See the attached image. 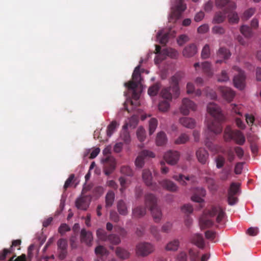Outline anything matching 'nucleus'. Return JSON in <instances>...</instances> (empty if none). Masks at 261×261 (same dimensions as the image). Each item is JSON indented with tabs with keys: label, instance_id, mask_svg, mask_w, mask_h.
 Wrapping results in <instances>:
<instances>
[{
	"label": "nucleus",
	"instance_id": "nucleus-1",
	"mask_svg": "<svg viewBox=\"0 0 261 261\" xmlns=\"http://www.w3.org/2000/svg\"><path fill=\"white\" fill-rule=\"evenodd\" d=\"M207 111L214 118L213 120L207 122L208 130L215 135L220 134L222 131L221 122L224 116L220 107L214 102H210L207 106Z\"/></svg>",
	"mask_w": 261,
	"mask_h": 261
},
{
	"label": "nucleus",
	"instance_id": "nucleus-43",
	"mask_svg": "<svg viewBox=\"0 0 261 261\" xmlns=\"http://www.w3.org/2000/svg\"><path fill=\"white\" fill-rule=\"evenodd\" d=\"M118 126V123L115 121H113L107 127V136L110 137L114 132L116 130V128Z\"/></svg>",
	"mask_w": 261,
	"mask_h": 261
},
{
	"label": "nucleus",
	"instance_id": "nucleus-37",
	"mask_svg": "<svg viewBox=\"0 0 261 261\" xmlns=\"http://www.w3.org/2000/svg\"><path fill=\"white\" fill-rule=\"evenodd\" d=\"M167 142V137L166 134L163 132H160L157 134L156 138V143L158 146L164 145Z\"/></svg>",
	"mask_w": 261,
	"mask_h": 261
},
{
	"label": "nucleus",
	"instance_id": "nucleus-52",
	"mask_svg": "<svg viewBox=\"0 0 261 261\" xmlns=\"http://www.w3.org/2000/svg\"><path fill=\"white\" fill-rule=\"evenodd\" d=\"M137 138L140 142H143L146 138L145 130L142 127H139L137 131Z\"/></svg>",
	"mask_w": 261,
	"mask_h": 261
},
{
	"label": "nucleus",
	"instance_id": "nucleus-46",
	"mask_svg": "<svg viewBox=\"0 0 261 261\" xmlns=\"http://www.w3.org/2000/svg\"><path fill=\"white\" fill-rule=\"evenodd\" d=\"M226 14H223L221 12H217L214 17L213 23H220L223 22L226 17Z\"/></svg>",
	"mask_w": 261,
	"mask_h": 261
},
{
	"label": "nucleus",
	"instance_id": "nucleus-28",
	"mask_svg": "<svg viewBox=\"0 0 261 261\" xmlns=\"http://www.w3.org/2000/svg\"><path fill=\"white\" fill-rule=\"evenodd\" d=\"M154 221L159 223L162 219V213L161 208L157 206L150 210Z\"/></svg>",
	"mask_w": 261,
	"mask_h": 261
},
{
	"label": "nucleus",
	"instance_id": "nucleus-64",
	"mask_svg": "<svg viewBox=\"0 0 261 261\" xmlns=\"http://www.w3.org/2000/svg\"><path fill=\"white\" fill-rule=\"evenodd\" d=\"M181 210L184 213L189 215L193 212V208L191 204H187L182 206Z\"/></svg>",
	"mask_w": 261,
	"mask_h": 261
},
{
	"label": "nucleus",
	"instance_id": "nucleus-17",
	"mask_svg": "<svg viewBox=\"0 0 261 261\" xmlns=\"http://www.w3.org/2000/svg\"><path fill=\"white\" fill-rule=\"evenodd\" d=\"M219 90L222 96L229 102L231 101L235 96V92L230 88L227 87H220Z\"/></svg>",
	"mask_w": 261,
	"mask_h": 261
},
{
	"label": "nucleus",
	"instance_id": "nucleus-23",
	"mask_svg": "<svg viewBox=\"0 0 261 261\" xmlns=\"http://www.w3.org/2000/svg\"><path fill=\"white\" fill-rule=\"evenodd\" d=\"M197 52L196 45L192 43L186 46L183 49L182 55L187 58H190L194 56Z\"/></svg>",
	"mask_w": 261,
	"mask_h": 261
},
{
	"label": "nucleus",
	"instance_id": "nucleus-15",
	"mask_svg": "<svg viewBox=\"0 0 261 261\" xmlns=\"http://www.w3.org/2000/svg\"><path fill=\"white\" fill-rule=\"evenodd\" d=\"M181 79L179 74L177 73L172 76L171 79V85L172 86V91L173 95L175 97H178L179 95V88L178 86V83Z\"/></svg>",
	"mask_w": 261,
	"mask_h": 261
},
{
	"label": "nucleus",
	"instance_id": "nucleus-62",
	"mask_svg": "<svg viewBox=\"0 0 261 261\" xmlns=\"http://www.w3.org/2000/svg\"><path fill=\"white\" fill-rule=\"evenodd\" d=\"M58 249H67V242L65 239H61L57 243Z\"/></svg>",
	"mask_w": 261,
	"mask_h": 261
},
{
	"label": "nucleus",
	"instance_id": "nucleus-18",
	"mask_svg": "<svg viewBox=\"0 0 261 261\" xmlns=\"http://www.w3.org/2000/svg\"><path fill=\"white\" fill-rule=\"evenodd\" d=\"M206 194V191L203 188H197L195 189L193 195L191 197L192 201L201 203L203 201V199L202 197L205 196Z\"/></svg>",
	"mask_w": 261,
	"mask_h": 261
},
{
	"label": "nucleus",
	"instance_id": "nucleus-45",
	"mask_svg": "<svg viewBox=\"0 0 261 261\" xmlns=\"http://www.w3.org/2000/svg\"><path fill=\"white\" fill-rule=\"evenodd\" d=\"M241 33L246 38H250L252 35L251 29L247 26L243 25L240 28Z\"/></svg>",
	"mask_w": 261,
	"mask_h": 261
},
{
	"label": "nucleus",
	"instance_id": "nucleus-24",
	"mask_svg": "<svg viewBox=\"0 0 261 261\" xmlns=\"http://www.w3.org/2000/svg\"><path fill=\"white\" fill-rule=\"evenodd\" d=\"M81 239L82 242L86 243L88 246H91L93 241L92 232L87 231L85 229H82L81 232Z\"/></svg>",
	"mask_w": 261,
	"mask_h": 261
},
{
	"label": "nucleus",
	"instance_id": "nucleus-21",
	"mask_svg": "<svg viewBox=\"0 0 261 261\" xmlns=\"http://www.w3.org/2000/svg\"><path fill=\"white\" fill-rule=\"evenodd\" d=\"M179 122L184 127L189 129H193L196 125V121L194 119L188 117H181Z\"/></svg>",
	"mask_w": 261,
	"mask_h": 261
},
{
	"label": "nucleus",
	"instance_id": "nucleus-31",
	"mask_svg": "<svg viewBox=\"0 0 261 261\" xmlns=\"http://www.w3.org/2000/svg\"><path fill=\"white\" fill-rule=\"evenodd\" d=\"M217 56L219 58L226 60L229 58L231 56V53L227 48L225 47H220L217 53Z\"/></svg>",
	"mask_w": 261,
	"mask_h": 261
},
{
	"label": "nucleus",
	"instance_id": "nucleus-30",
	"mask_svg": "<svg viewBox=\"0 0 261 261\" xmlns=\"http://www.w3.org/2000/svg\"><path fill=\"white\" fill-rule=\"evenodd\" d=\"M216 3L217 6L221 8L226 6L225 9L230 8H232V9L236 8V4L233 2H230V0H216Z\"/></svg>",
	"mask_w": 261,
	"mask_h": 261
},
{
	"label": "nucleus",
	"instance_id": "nucleus-20",
	"mask_svg": "<svg viewBox=\"0 0 261 261\" xmlns=\"http://www.w3.org/2000/svg\"><path fill=\"white\" fill-rule=\"evenodd\" d=\"M198 161L202 164H205L208 158V153L204 148H199L196 152Z\"/></svg>",
	"mask_w": 261,
	"mask_h": 261
},
{
	"label": "nucleus",
	"instance_id": "nucleus-44",
	"mask_svg": "<svg viewBox=\"0 0 261 261\" xmlns=\"http://www.w3.org/2000/svg\"><path fill=\"white\" fill-rule=\"evenodd\" d=\"M127 128H123V130L120 134V139L124 141V142L128 144L130 142V136L129 133L126 130Z\"/></svg>",
	"mask_w": 261,
	"mask_h": 261
},
{
	"label": "nucleus",
	"instance_id": "nucleus-50",
	"mask_svg": "<svg viewBox=\"0 0 261 261\" xmlns=\"http://www.w3.org/2000/svg\"><path fill=\"white\" fill-rule=\"evenodd\" d=\"M107 241L113 245H116L120 243L121 240L120 238L117 235L115 234H109V237Z\"/></svg>",
	"mask_w": 261,
	"mask_h": 261
},
{
	"label": "nucleus",
	"instance_id": "nucleus-4",
	"mask_svg": "<svg viewBox=\"0 0 261 261\" xmlns=\"http://www.w3.org/2000/svg\"><path fill=\"white\" fill-rule=\"evenodd\" d=\"M184 0H175L174 5L171 7V12L170 15V21H176L179 19L182 13L186 9V5L184 3Z\"/></svg>",
	"mask_w": 261,
	"mask_h": 261
},
{
	"label": "nucleus",
	"instance_id": "nucleus-25",
	"mask_svg": "<svg viewBox=\"0 0 261 261\" xmlns=\"http://www.w3.org/2000/svg\"><path fill=\"white\" fill-rule=\"evenodd\" d=\"M90 202V200L88 197L83 196L76 200L75 202L76 206L78 209L86 210L89 207Z\"/></svg>",
	"mask_w": 261,
	"mask_h": 261
},
{
	"label": "nucleus",
	"instance_id": "nucleus-19",
	"mask_svg": "<svg viewBox=\"0 0 261 261\" xmlns=\"http://www.w3.org/2000/svg\"><path fill=\"white\" fill-rule=\"evenodd\" d=\"M145 204L149 210L157 206V198L151 193L146 194L145 196Z\"/></svg>",
	"mask_w": 261,
	"mask_h": 261
},
{
	"label": "nucleus",
	"instance_id": "nucleus-3",
	"mask_svg": "<svg viewBox=\"0 0 261 261\" xmlns=\"http://www.w3.org/2000/svg\"><path fill=\"white\" fill-rule=\"evenodd\" d=\"M224 138L226 141L233 140L240 145H243L245 142L243 133L238 130H232L229 126H227L224 130Z\"/></svg>",
	"mask_w": 261,
	"mask_h": 261
},
{
	"label": "nucleus",
	"instance_id": "nucleus-58",
	"mask_svg": "<svg viewBox=\"0 0 261 261\" xmlns=\"http://www.w3.org/2000/svg\"><path fill=\"white\" fill-rule=\"evenodd\" d=\"M212 32L215 34L223 35L225 33V30L221 26L215 25L212 28Z\"/></svg>",
	"mask_w": 261,
	"mask_h": 261
},
{
	"label": "nucleus",
	"instance_id": "nucleus-56",
	"mask_svg": "<svg viewBox=\"0 0 261 261\" xmlns=\"http://www.w3.org/2000/svg\"><path fill=\"white\" fill-rule=\"evenodd\" d=\"M173 224L170 222H167L161 227V231L164 233H169L172 228Z\"/></svg>",
	"mask_w": 261,
	"mask_h": 261
},
{
	"label": "nucleus",
	"instance_id": "nucleus-54",
	"mask_svg": "<svg viewBox=\"0 0 261 261\" xmlns=\"http://www.w3.org/2000/svg\"><path fill=\"white\" fill-rule=\"evenodd\" d=\"M216 163V167L218 169L222 168L225 163V159L224 156L221 155H218L215 159Z\"/></svg>",
	"mask_w": 261,
	"mask_h": 261
},
{
	"label": "nucleus",
	"instance_id": "nucleus-36",
	"mask_svg": "<svg viewBox=\"0 0 261 261\" xmlns=\"http://www.w3.org/2000/svg\"><path fill=\"white\" fill-rule=\"evenodd\" d=\"M139 120L137 116L133 115L129 119L128 122L125 123L123 126V128H127L129 126L130 128H134L138 124Z\"/></svg>",
	"mask_w": 261,
	"mask_h": 261
},
{
	"label": "nucleus",
	"instance_id": "nucleus-42",
	"mask_svg": "<svg viewBox=\"0 0 261 261\" xmlns=\"http://www.w3.org/2000/svg\"><path fill=\"white\" fill-rule=\"evenodd\" d=\"M96 235L98 239L102 241H107L109 237V234H108L104 229L101 228L97 230Z\"/></svg>",
	"mask_w": 261,
	"mask_h": 261
},
{
	"label": "nucleus",
	"instance_id": "nucleus-34",
	"mask_svg": "<svg viewBox=\"0 0 261 261\" xmlns=\"http://www.w3.org/2000/svg\"><path fill=\"white\" fill-rule=\"evenodd\" d=\"M115 253L116 255L122 259H126L129 257V253L125 249L121 247H117Z\"/></svg>",
	"mask_w": 261,
	"mask_h": 261
},
{
	"label": "nucleus",
	"instance_id": "nucleus-27",
	"mask_svg": "<svg viewBox=\"0 0 261 261\" xmlns=\"http://www.w3.org/2000/svg\"><path fill=\"white\" fill-rule=\"evenodd\" d=\"M214 222L208 218L206 216L203 215L199 219V225L202 229L212 226Z\"/></svg>",
	"mask_w": 261,
	"mask_h": 261
},
{
	"label": "nucleus",
	"instance_id": "nucleus-8",
	"mask_svg": "<svg viewBox=\"0 0 261 261\" xmlns=\"http://www.w3.org/2000/svg\"><path fill=\"white\" fill-rule=\"evenodd\" d=\"M196 108V105L192 100L188 98H184L182 100L180 111L183 115H188L190 110L195 111Z\"/></svg>",
	"mask_w": 261,
	"mask_h": 261
},
{
	"label": "nucleus",
	"instance_id": "nucleus-12",
	"mask_svg": "<svg viewBox=\"0 0 261 261\" xmlns=\"http://www.w3.org/2000/svg\"><path fill=\"white\" fill-rule=\"evenodd\" d=\"M142 178L146 185L148 187H150L152 190H158V186L156 183L152 182V175L150 170L144 169L142 173Z\"/></svg>",
	"mask_w": 261,
	"mask_h": 261
},
{
	"label": "nucleus",
	"instance_id": "nucleus-7",
	"mask_svg": "<svg viewBox=\"0 0 261 261\" xmlns=\"http://www.w3.org/2000/svg\"><path fill=\"white\" fill-rule=\"evenodd\" d=\"M101 161L103 164L105 174L109 175L115 169L116 162L115 159L112 156H107L102 159Z\"/></svg>",
	"mask_w": 261,
	"mask_h": 261
},
{
	"label": "nucleus",
	"instance_id": "nucleus-6",
	"mask_svg": "<svg viewBox=\"0 0 261 261\" xmlns=\"http://www.w3.org/2000/svg\"><path fill=\"white\" fill-rule=\"evenodd\" d=\"M233 69L238 72V74L235 75L233 77V81L234 86L237 88L242 90L244 88L245 86L246 76L245 73L237 66H234Z\"/></svg>",
	"mask_w": 261,
	"mask_h": 261
},
{
	"label": "nucleus",
	"instance_id": "nucleus-63",
	"mask_svg": "<svg viewBox=\"0 0 261 261\" xmlns=\"http://www.w3.org/2000/svg\"><path fill=\"white\" fill-rule=\"evenodd\" d=\"M189 40L188 36L186 35H181L177 38V43L179 45L182 46L184 43Z\"/></svg>",
	"mask_w": 261,
	"mask_h": 261
},
{
	"label": "nucleus",
	"instance_id": "nucleus-39",
	"mask_svg": "<svg viewBox=\"0 0 261 261\" xmlns=\"http://www.w3.org/2000/svg\"><path fill=\"white\" fill-rule=\"evenodd\" d=\"M189 140V136L186 133L181 134L174 141L175 144H183L186 143Z\"/></svg>",
	"mask_w": 261,
	"mask_h": 261
},
{
	"label": "nucleus",
	"instance_id": "nucleus-29",
	"mask_svg": "<svg viewBox=\"0 0 261 261\" xmlns=\"http://www.w3.org/2000/svg\"><path fill=\"white\" fill-rule=\"evenodd\" d=\"M193 243L198 247L203 249L205 246V243L202 236L200 234H195L192 238Z\"/></svg>",
	"mask_w": 261,
	"mask_h": 261
},
{
	"label": "nucleus",
	"instance_id": "nucleus-11",
	"mask_svg": "<svg viewBox=\"0 0 261 261\" xmlns=\"http://www.w3.org/2000/svg\"><path fill=\"white\" fill-rule=\"evenodd\" d=\"M179 156L180 153L178 151L170 150L165 153L164 159L168 164L174 165L177 163Z\"/></svg>",
	"mask_w": 261,
	"mask_h": 261
},
{
	"label": "nucleus",
	"instance_id": "nucleus-51",
	"mask_svg": "<svg viewBox=\"0 0 261 261\" xmlns=\"http://www.w3.org/2000/svg\"><path fill=\"white\" fill-rule=\"evenodd\" d=\"M158 125V121L155 118H151L149 123V135H152L156 129Z\"/></svg>",
	"mask_w": 261,
	"mask_h": 261
},
{
	"label": "nucleus",
	"instance_id": "nucleus-38",
	"mask_svg": "<svg viewBox=\"0 0 261 261\" xmlns=\"http://www.w3.org/2000/svg\"><path fill=\"white\" fill-rule=\"evenodd\" d=\"M179 245V241L178 240H174L167 244L166 249L168 251H176L178 249Z\"/></svg>",
	"mask_w": 261,
	"mask_h": 261
},
{
	"label": "nucleus",
	"instance_id": "nucleus-53",
	"mask_svg": "<svg viewBox=\"0 0 261 261\" xmlns=\"http://www.w3.org/2000/svg\"><path fill=\"white\" fill-rule=\"evenodd\" d=\"M120 172L122 174L128 176L133 175V171L129 166L124 165L121 167Z\"/></svg>",
	"mask_w": 261,
	"mask_h": 261
},
{
	"label": "nucleus",
	"instance_id": "nucleus-55",
	"mask_svg": "<svg viewBox=\"0 0 261 261\" xmlns=\"http://www.w3.org/2000/svg\"><path fill=\"white\" fill-rule=\"evenodd\" d=\"M210 56V46L208 44H206L204 45V46L203 47L201 56V58L203 59H207L209 58Z\"/></svg>",
	"mask_w": 261,
	"mask_h": 261
},
{
	"label": "nucleus",
	"instance_id": "nucleus-2",
	"mask_svg": "<svg viewBox=\"0 0 261 261\" xmlns=\"http://www.w3.org/2000/svg\"><path fill=\"white\" fill-rule=\"evenodd\" d=\"M140 65L137 66L133 72L132 75V80L128 83H125V86L128 88L129 90H133V97L135 99H138L139 97V95L136 92L135 89L141 85V76L140 71Z\"/></svg>",
	"mask_w": 261,
	"mask_h": 261
},
{
	"label": "nucleus",
	"instance_id": "nucleus-41",
	"mask_svg": "<svg viewBox=\"0 0 261 261\" xmlns=\"http://www.w3.org/2000/svg\"><path fill=\"white\" fill-rule=\"evenodd\" d=\"M203 72L207 76H211L213 75L211 64L208 62H204L201 64Z\"/></svg>",
	"mask_w": 261,
	"mask_h": 261
},
{
	"label": "nucleus",
	"instance_id": "nucleus-60",
	"mask_svg": "<svg viewBox=\"0 0 261 261\" xmlns=\"http://www.w3.org/2000/svg\"><path fill=\"white\" fill-rule=\"evenodd\" d=\"M70 230V227L66 223L62 224L58 229V231L61 235H63L66 232Z\"/></svg>",
	"mask_w": 261,
	"mask_h": 261
},
{
	"label": "nucleus",
	"instance_id": "nucleus-48",
	"mask_svg": "<svg viewBox=\"0 0 261 261\" xmlns=\"http://www.w3.org/2000/svg\"><path fill=\"white\" fill-rule=\"evenodd\" d=\"M157 39L162 44H166L168 41V34H162L161 32H158L156 35Z\"/></svg>",
	"mask_w": 261,
	"mask_h": 261
},
{
	"label": "nucleus",
	"instance_id": "nucleus-13",
	"mask_svg": "<svg viewBox=\"0 0 261 261\" xmlns=\"http://www.w3.org/2000/svg\"><path fill=\"white\" fill-rule=\"evenodd\" d=\"M155 155L152 151L144 150L141 151L135 160V165L137 167L142 168L144 165V159L145 157L154 158Z\"/></svg>",
	"mask_w": 261,
	"mask_h": 261
},
{
	"label": "nucleus",
	"instance_id": "nucleus-57",
	"mask_svg": "<svg viewBox=\"0 0 261 261\" xmlns=\"http://www.w3.org/2000/svg\"><path fill=\"white\" fill-rule=\"evenodd\" d=\"M189 255L191 261H199V253L198 251L190 249L189 250Z\"/></svg>",
	"mask_w": 261,
	"mask_h": 261
},
{
	"label": "nucleus",
	"instance_id": "nucleus-47",
	"mask_svg": "<svg viewBox=\"0 0 261 261\" xmlns=\"http://www.w3.org/2000/svg\"><path fill=\"white\" fill-rule=\"evenodd\" d=\"M170 101L168 100H162L161 101L158 105L159 110L163 112H167L168 111L170 107Z\"/></svg>",
	"mask_w": 261,
	"mask_h": 261
},
{
	"label": "nucleus",
	"instance_id": "nucleus-35",
	"mask_svg": "<svg viewBox=\"0 0 261 261\" xmlns=\"http://www.w3.org/2000/svg\"><path fill=\"white\" fill-rule=\"evenodd\" d=\"M115 199V193L112 191H109L106 196V207H110L113 205Z\"/></svg>",
	"mask_w": 261,
	"mask_h": 261
},
{
	"label": "nucleus",
	"instance_id": "nucleus-22",
	"mask_svg": "<svg viewBox=\"0 0 261 261\" xmlns=\"http://www.w3.org/2000/svg\"><path fill=\"white\" fill-rule=\"evenodd\" d=\"M159 183L164 189L170 192H176L178 189L177 185L169 179H164Z\"/></svg>",
	"mask_w": 261,
	"mask_h": 261
},
{
	"label": "nucleus",
	"instance_id": "nucleus-10",
	"mask_svg": "<svg viewBox=\"0 0 261 261\" xmlns=\"http://www.w3.org/2000/svg\"><path fill=\"white\" fill-rule=\"evenodd\" d=\"M208 213L210 217H217L216 222L217 223H220L225 215L224 210L220 205L212 206L208 211Z\"/></svg>",
	"mask_w": 261,
	"mask_h": 261
},
{
	"label": "nucleus",
	"instance_id": "nucleus-59",
	"mask_svg": "<svg viewBox=\"0 0 261 261\" xmlns=\"http://www.w3.org/2000/svg\"><path fill=\"white\" fill-rule=\"evenodd\" d=\"M107 251L105 248L102 246H98L95 249V254L99 256L105 255Z\"/></svg>",
	"mask_w": 261,
	"mask_h": 261
},
{
	"label": "nucleus",
	"instance_id": "nucleus-9",
	"mask_svg": "<svg viewBox=\"0 0 261 261\" xmlns=\"http://www.w3.org/2000/svg\"><path fill=\"white\" fill-rule=\"evenodd\" d=\"M239 185L236 183H232L228 191V202L230 205L235 204L238 202V198L236 197L239 192Z\"/></svg>",
	"mask_w": 261,
	"mask_h": 261
},
{
	"label": "nucleus",
	"instance_id": "nucleus-14",
	"mask_svg": "<svg viewBox=\"0 0 261 261\" xmlns=\"http://www.w3.org/2000/svg\"><path fill=\"white\" fill-rule=\"evenodd\" d=\"M173 178L182 186H186L188 183L192 184L196 182V178L194 176H185L182 174H179L174 175Z\"/></svg>",
	"mask_w": 261,
	"mask_h": 261
},
{
	"label": "nucleus",
	"instance_id": "nucleus-40",
	"mask_svg": "<svg viewBox=\"0 0 261 261\" xmlns=\"http://www.w3.org/2000/svg\"><path fill=\"white\" fill-rule=\"evenodd\" d=\"M161 88V84L159 83L154 84L152 86L150 87L148 90V93L150 96H155L156 95L159 89Z\"/></svg>",
	"mask_w": 261,
	"mask_h": 261
},
{
	"label": "nucleus",
	"instance_id": "nucleus-32",
	"mask_svg": "<svg viewBox=\"0 0 261 261\" xmlns=\"http://www.w3.org/2000/svg\"><path fill=\"white\" fill-rule=\"evenodd\" d=\"M117 210L120 215L125 216L128 213L127 208L125 202L122 200H120L117 202Z\"/></svg>",
	"mask_w": 261,
	"mask_h": 261
},
{
	"label": "nucleus",
	"instance_id": "nucleus-16",
	"mask_svg": "<svg viewBox=\"0 0 261 261\" xmlns=\"http://www.w3.org/2000/svg\"><path fill=\"white\" fill-rule=\"evenodd\" d=\"M234 9L232 8L225 9V14H227L228 22L231 24L238 23L240 20L238 13L234 11Z\"/></svg>",
	"mask_w": 261,
	"mask_h": 261
},
{
	"label": "nucleus",
	"instance_id": "nucleus-5",
	"mask_svg": "<svg viewBox=\"0 0 261 261\" xmlns=\"http://www.w3.org/2000/svg\"><path fill=\"white\" fill-rule=\"evenodd\" d=\"M154 249L153 245L149 243H140L136 246V254L139 256H147L153 252Z\"/></svg>",
	"mask_w": 261,
	"mask_h": 261
},
{
	"label": "nucleus",
	"instance_id": "nucleus-49",
	"mask_svg": "<svg viewBox=\"0 0 261 261\" xmlns=\"http://www.w3.org/2000/svg\"><path fill=\"white\" fill-rule=\"evenodd\" d=\"M150 231L153 237L157 240L161 239L162 237L159 232L158 228L155 226H151L150 228Z\"/></svg>",
	"mask_w": 261,
	"mask_h": 261
},
{
	"label": "nucleus",
	"instance_id": "nucleus-33",
	"mask_svg": "<svg viewBox=\"0 0 261 261\" xmlns=\"http://www.w3.org/2000/svg\"><path fill=\"white\" fill-rule=\"evenodd\" d=\"M146 208L139 206L133 209V216L134 218H140L144 216L146 214Z\"/></svg>",
	"mask_w": 261,
	"mask_h": 261
},
{
	"label": "nucleus",
	"instance_id": "nucleus-26",
	"mask_svg": "<svg viewBox=\"0 0 261 261\" xmlns=\"http://www.w3.org/2000/svg\"><path fill=\"white\" fill-rule=\"evenodd\" d=\"M160 94L163 98L170 101L172 100L173 97L176 98L172 91L171 87L163 88L161 91Z\"/></svg>",
	"mask_w": 261,
	"mask_h": 261
},
{
	"label": "nucleus",
	"instance_id": "nucleus-61",
	"mask_svg": "<svg viewBox=\"0 0 261 261\" xmlns=\"http://www.w3.org/2000/svg\"><path fill=\"white\" fill-rule=\"evenodd\" d=\"M255 12V9L254 8H250L245 11L243 14V19L247 20L251 17Z\"/></svg>",
	"mask_w": 261,
	"mask_h": 261
}]
</instances>
